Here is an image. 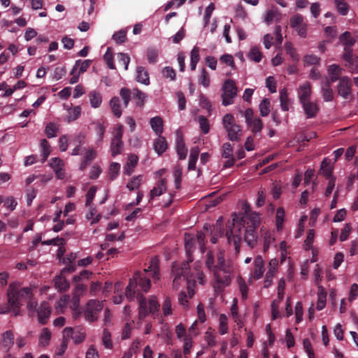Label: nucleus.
<instances>
[{"mask_svg": "<svg viewBox=\"0 0 358 358\" xmlns=\"http://www.w3.org/2000/svg\"><path fill=\"white\" fill-rule=\"evenodd\" d=\"M123 290V285L120 282H117L114 286V294L113 303L115 304H120L123 300V295L122 292Z\"/></svg>", "mask_w": 358, "mask_h": 358, "instance_id": "4c0bfd02", "label": "nucleus"}, {"mask_svg": "<svg viewBox=\"0 0 358 358\" xmlns=\"http://www.w3.org/2000/svg\"><path fill=\"white\" fill-rule=\"evenodd\" d=\"M81 107L80 106H74L72 108H68L67 112L68 114L66 117V121L67 122H71L76 120L81 114Z\"/></svg>", "mask_w": 358, "mask_h": 358, "instance_id": "f704fd0d", "label": "nucleus"}, {"mask_svg": "<svg viewBox=\"0 0 358 358\" xmlns=\"http://www.w3.org/2000/svg\"><path fill=\"white\" fill-rule=\"evenodd\" d=\"M150 124L153 130V131L156 134V135L159 136L163 133V120L160 116H155L150 119Z\"/></svg>", "mask_w": 358, "mask_h": 358, "instance_id": "bb28decb", "label": "nucleus"}, {"mask_svg": "<svg viewBox=\"0 0 358 358\" xmlns=\"http://www.w3.org/2000/svg\"><path fill=\"white\" fill-rule=\"evenodd\" d=\"M248 57L251 61L258 63L262 60V53L259 48L254 46L251 48L248 53Z\"/></svg>", "mask_w": 358, "mask_h": 358, "instance_id": "a19ab883", "label": "nucleus"}, {"mask_svg": "<svg viewBox=\"0 0 358 358\" xmlns=\"http://www.w3.org/2000/svg\"><path fill=\"white\" fill-rule=\"evenodd\" d=\"M237 283L243 299H246L248 298V287L245 281L241 277H238L237 278Z\"/></svg>", "mask_w": 358, "mask_h": 358, "instance_id": "13d9d810", "label": "nucleus"}, {"mask_svg": "<svg viewBox=\"0 0 358 358\" xmlns=\"http://www.w3.org/2000/svg\"><path fill=\"white\" fill-rule=\"evenodd\" d=\"M14 343V336L10 330H8L5 331L2 334V338L1 341V347L8 352L10 348L13 346Z\"/></svg>", "mask_w": 358, "mask_h": 358, "instance_id": "b1692460", "label": "nucleus"}, {"mask_svg": "<svg viewBox=\"0 0 358 358\" xmlns=\"http://www.w3.org/2000/svg\"><path fill=\"white\" fill-rule=\"evenodd\" d=\"M95 125L94 127V131L96 133V135L97 136L96 139V143H99V142H101L103 138V134L106 130V127L104 126L103 123H101V122H96L94 123Z\"/></svg>", "mask_w": 358, "mask_h": 358, "instance_id": "603ef678", "label": "nucleus"}, {"mask_svg": "<svg viewBox=\"0 0 358 358\" xmlns=\"http://www.w3.org/2000/svg\"><path fill=\"white\" fill-rule=\"evenodd\" d=\"M205 341L210 347H214L217 345L216 335L211 330H208L205 333Z\"/></svg>", "mask_w": 358, "mask_h": 358, "instance_id": "e2e57ef3", "label": "nucleus"}, {"mask_svg": "<svg viewBox=\"0 0 358 358\" xmlns=\"http://www.w3.org/2000/svg\"><path fill=\"white\" fill-rule=\"evenodd\" d=\"M264 272V260L261 256H257L254 260V268L250 274V283L252 284L253 280H257L262 278Z\"/></svg>", "mask_w": 358, "mask_h": 358, "instance_id": "ddd939ff", "label": "nucleus"}, {"mask_svg": "<svg viewBox=\"0 0 358 358\" xmlns=\"http://www.w3.org/2000/svg\"><path fill=\"white\" fill-rule=\"evenodd\" d=\"M297 92L300 103L310 100L312 93L310 84L308 82L301 84Z\"/></svg>", "mask_w": 358, "mask_h": 358, "instance_id": "a211bd4d", "label": "nucleus"}, {"mask_svg": "<svg viewBox=\"0 0 358 358\" xmlns=\"http://www.w3.org/2000/svg\"><path fill=\"white\" fill-rule=\"evenodd\" d=\"M162 312L165 317L171 315L173 313L171 301L169 297H166L162 303Z\"/></svg>", "mask_w": 358, "mask_h": 358, "instance_id": "052dcab7", "label": "nucleus"}, {"mask_svg": "<svg viewBox=\"0 0 358 358\" xmlns=\"http://www.w3.org/2000/svg\"><path fill=\"white\" fill-rule=\"evenodd\" d=\"M88 96L91 107L94 108L100 107L102 103V96L100 92L92 90L88 94Z\"/></svg>", "mask_w": 358, "mask_h": 358, "instance_id": "c756f323", "label": "nucleus"}, {"mask_svg": "<svg viewBox=\"0 0 358 358\" xmlns=\"http://www.w3.org/2000/svg\"><path fill=\"white\" fill-rule=\"evenodd\" d=\"M35 313H37L39 323L41 324H46L51 313L49 303L43 301L41 303L39 307H38L37 305L35 311H32L31 314H29V315L31 316Z\"/></svg>", "mask_w": 358, "mask_h": 358, "instance_id": "2eb2a0df", "label": "nucleus"}, {"mask_svg": "<svg viewBox=\"0 0 358 358\" xmlns=\"http://www.w3.org/2000/svg\"><path fill=\"white\" fill-rule=\"evenodd\" d=\"M103 301L97 300H90L84 311V316L87 321L94 322L98 318L97 313L103 308Z\"/></svg>", "mask_w": 358, "mask_h": 358, "instance_id": "9b49d317", "label": "nucleus"}, {"mask_svg": "<svg viewBox=\"0 0 358 358\" xmlns=\"http://www.w3.org/2000/svg\"><path fill=\"white\" fill-rule=\"evenodd\" d=\"M343 59L347 62L346 66L349 69L350 72L358 73V57L353 56L350 48H345Z\"/></svg>", "mask_w": 358, "mask_h": 358, "instance_id": "dca6fc26", "label": "nucleus"}, {"mask_svg": "<svg viewBox=\"0 0 358 358\" xmlns=\"http://www.w3.org/2000/svg\"><path fill=\"white\" fill-rule=\"evenodd\" d=\"M218 331L220 335H224L228 333V317L224 314H220L219 316Z\"/></svg>", "mask_w": 358, "mask_h": 358, "instance_id": "e433bc0d", "label": "nucleus"}, {"mask_svg": "<svg viewBox=\"0 0 358 358\" xmlns=\"http://www.w3.org/2000/svg\"><path fill=\"white\" fill-rule=\"evenodd\" d=\"M85 289V287L79 284L76 286L73 296L70 302V308L71 310H76L77 308H80V296Z\"/></svg>", "mask_w": 358, "mask_h": 358, "instance_id": "aec40b11", "label": "nucleus"}, {"mask_svg": "<svg viewBox=\"0 0 358 358\" xmlns=\"http://www.w3.org/2000/svg\"><path fill=\"white\" fill-rule=\"evenodd\" d=\"M340 41L345 48H350L356 41L348 31H345L340 36Z\"/></svg>", "mask_w": 358, "mask_h": 358, "instance_id": "49530a36", "label": "nucleus"}, {"mask_svg": "<svg viewBox=\"0 0 358 358\" xmlns=\"http://www.w3.org/2000/svg\"><path fill=\"white\" fill-rule=\"evenodd\" d=\"M166 190V182L164 179H161L157 185L150 191V200H153L155 197L159 196Z\"/></svg>", "mask_w": 358, "mask_h": 358, "instance_id": "a878e982", "label": "nucleus"}, {"mask_svg": "<svg viewBox=\"0 0 358 358\" xmlns=\"http://www.w3.org/2000/svg\"><path fill=\"white\" fill-rule=\"evenodd\" d=\"M136 80L138 82L148 85L150 84V78L148 71L143 66L136 67Z\"/></svg>", "mask_w": 358, "mask_h": 358, "instance_id": "2f4dec72", "label": "nucleus"}, {"mask_svg": "<svg viewBox=\"0 0 358 358\" xmlns=\"http://www.w3.org/2000/svg\"><path fill=\"white\" fill-rule=\"evenodd\" d=\"M243 116L245 119L247 126L254 134L259 133L262 131L263 124L261 119L255 116L254 112L251 108H247L243 112Z\"/></svg>", "mask_w": 358, "mask_h": 358, "instance_id": "9d476101", "label": "nucleus"}, {"mask_svg": "<svg viewBox=\"0 0 358 358\" xmlns=\"http://www.w3.org/2000/svg\"><path fill=\"white\" fill-rule=\"evenodd\" d=\"M176 149L179 159H185L187 157V149L186 148L182 134L180 129L176 132Z\"/></svg>", "mask_w": 358, "mask_h": 358, "instance_id": "f3484780", "label": "nucleus"}, {"mask_svg": "<svg viewBox=\"0 0 358 358\" xmlns=\"http://www.w3.org/2000/svg\"><path fill=\"white\" fill-rule=\"evenodd\" d=\"M261 237L263 240L264 251L268 250L272 243L275 241L273 234L266 229H261Z\"/></svg>", "mask_w": 358, "mask_h": 358, "instance_id": "412c9836", "label": "nucleus"}, {"mask_svg": "<svg viewBox=\"0 0 358 358\" xmlns=\"http://www.w3.org/2000/svg\"><path fill=\"white\" fill-rule=\"evenodd\" d=\"M52 337V333L48 328H43L38 337V345L46 347L49 345Z\"/></svg>", "mask_w": 358, "mask_h": 358, "instance_id": "c85d7f7f", "label": "nucleus"}, {"mask_svg": "<svg viewBox=\"0 0 358 358\" xmlns=\"http://www.w3.org/2000/svg\"><path fill=\"white\" fill-rule=\"evenodd\" d=\"M142 180H143L142 175H138V176H134L132 178H131L129 180V181L127 182V187L130 191L136 190V189H138V187L141 186Z\"/></svg>", "mask_w": 358, "mask_h": 358, "instance_id": "c03bdc74", "label": "nucleus"}, {"mask_svg": "<svg viewBox=\"0 0 358 358\" xmlns=\"http://www.w3.org/2000/svg\"><path fill=\"white\" fill-rule=\"evenodd\" d=\"M138 158L135 155H130L128 158L127 163L124 167V173L127 176H131L134 171L136 166L138 164Z\"/></svg>", "mask_w": 358, "mask_h": 358, "instance_id": "393cba45", "label": "nucleus"}, {"mask_svg": "<svg viewBox=\"0 0 358 358\" xmlns=\"http://www.w3.org/2000/svg\"><path fill=\"white\" fill-rule=\"evenodd\" d=\"M260 215L257 213L246 214L242 218H233L231 226L227 231L226 236L229 243H233L236 252H239L240 243L242 240L243 231L244 240L250 247L254 248L257 243L256 229L260 224Z\"/></svg>", "mask_w": 358, "mask_h": 358, "instance_id": "f03ea898", "label": "nucleus"}, {"mask_svg": "<svg viewBox=\"0 0 358 358\" xmlns=\"http://www.w3.org/2000/svg\"><path fill=\"white\" fill-rule=\"evenodd\" d=\"M153 146L155 151L158 155L164 153L168 148L166 141L162 135L158 136L157 138L155 140Z\"/></svg>", "mask_w": 358, "mask_h": 358, "instance_id": "cd10ccee", "label": "nucleus"}, {"mask_svg": "<svg viewBox=\"0 0 358 358\" xmlns=\"http://www.w3.org/2000/svg\"><path fill=\"white\" fill-rule=\"evenodd\" d=\"M285 212L283 208L280 207L276 210L275 215V224L278 231L281 230L283 227V222L285 220Z\"/></svg>", "mask_w": 358, "mask_h": 358, "instance_id": "de8ad7c7", "label": "nucleus"}, {"mask_svg": "<svg viewBox=\"0 0 358 358\" xmlns=\"http://www.w3.org/2000/svg\"><path fill=\"white\" fill-rule=\"evenodd\" d=\"M280 101L282 110L287 111L291 104V100L288 97L287 91L285 88L280 90Z\"/></svg>", "mask_w": 358, "mask_h": 358, "instance_id": "473e14b6", "label": "nucleus"}, {"mask_svg": "<svg viewBox=\"0 0 358 358\" xmlns=\"http://www.w3.org/2000/svg\"><path fill=\"white\" fill-rule=\"evenodd\" d=\"M205 234L202 231H200L197 234L196 238H194L193 236L185 234V245L186 249V252L188 257V261L192 262V259L191 257V252L194 247L195 244L197 243L201 252L203 253L205 250Z\"/></svg>", "mask_w": 358, "mask_h": 358, "instance_id": "0eeeda50", "label": "nucleus"}, {"mask_svg": "<svg viewBox=\"0 0 358 358\" xmlns=\"http://www.w3.org/2000/svg\"><path fill=\"white\" fill-rule=\"evenodd\" d=\"M271 103L268 99H264L259 106V110L262 117L267 116L270 113Z\"/></svg>", "mask_w": 358, "mask_h": 358, "instance_id": "864d4df0", "label": "nucleus"}, {"mask_svg": "<svg viewBox=\"0 0 358 358\" xmlns=\"http://www.w3.org/2000/svg\"><path fill=\"white\" fill-rule=\"evenodd\" d=\"M285 49L286 52L289 54L294 60L298 61L299 59V56L291 43H286L285 45Z\"/></svg>", "mask_w": 358, "mask_h": 358, "instance_id": "338daca9", "label": "nucleus"}, {"mask_svg": "<svg viewBox=\"0 0 358 358\" xmlns=\"http://www.w3.org/2000/svg\"><path fill=\"white\" fill-rule=\"evenodd\" d=\"M264 20L268 24L273 21L279 22L281 20V14L277 9H270L266 12Z\"/></svg>", "mask_w": 358, "mask_h": 358, "instance_id": "72a5a7b5", "label": "nucleus"}, {"mask_svg": "<svg viewBox=\"0 0 358 358\" xmlns=\"http://www.w3.org/2000/svg\"><path fill=\"white\" fill-rule=\"evenodd\" d=\"M102 343L105 348L106 349H112L113 348V341L111 340V334L110 332L106 329H104L103 330L102 334Z\"/></svg>", "mask_w": 358, "mask_h": 358, "instance_id": "5fc2aeb1", "label": "nucleus"}, {"mask_svg": "<svg viewBox=\"0 0 358 358\" xmlns=\"http://www.w3.org/2000/svg\"><path fill=\"white\" fill-rule=\"evenodd\" d=\"M214 257L211 252H208L206 257V267L213 273L215 282L213 287L217 292L228 286L231 282L229 273L231 268L226 264L222 252L217 255V264L214 266Z\"/></svg>", "mask_w": 358, "mask_h": 358, "instance_id": "7ed1b4c3", "label": "nucleus"}, {"mask_svg": "<svg viewBox=\"0 0 358 358\" xmlns=\"http://www.w3.org/2000/svg\"><path fill=\"white\" fill-rule=\"evenodd\" d=\"M50 145L46 139L41 141V152L43 157V161H45L50 154Z\"/></svg>", "mask_w": 358, "mask_h": 358, "instance_id": "6e6d98bb", "label": "nucleus"}, {"mask_svg": "<svg viewBox=\"0 0 358 358\" xmlns=\"http://www.w3.org/2000/svg\"><path fill=\"white\" fill-rule=\"evenodd\" d=\"M222 104L229 106L233 103L238 91L234 81L229 79L225 80L222 86Z\"/></svg>", "mask_w": 358, "mask_h": 358, "instance_id": "1a4fd4ad", "label": "nucleus"}, {"mask_svg": "<svg viewBox=\"0 0 358 358\" xmlns=\"http://www.w3.org/2000/svg\"><path fill=\"white\" fill-rule=\"evenodd\" d=\"M199 48L194 46L190 52V69L192 71H194L196 67V64L199 62Z\"/></svg>", "mask_w": 358, "mask_h": 358, "instance_id": "ea45409f", "label": "nucleus"}, {"mask_svg": "<svg viewBox=\"0 0 358 358\" xmlns=\"http://www.w3.org/2000/svg\"><path fill=\"white\" fill-rule=\"evenodd\" d=\"M103 59L106 62L108 66L110 69H115V65L113 62V54L111 48H108L106 52L103 55Z\"/></svg>", "mask_w": 358, "mask_h": 358, "instance_id": "4d7b16f0", "label": "nucleus"}, {"mask_svg": "<svg viewBox=\"0 0 358 358\" xmlns=\"http://www.w3.org/2000/svg\"><path fill=\"white\" fill-rule=\"evenodd\" d=\"M9 313H12L15 316L20 314V311L18 310V308L11 306L9 301L8 300L7 304H2L0 306V314H7Z\"/></svg>", "mask_w": 358, "mask_h": 358, "instance_id": "79ce46f5", "label": "nucleus"}, {"mask_svg": "<svg viewBox=\"0 0 358 358\" xmlns=\"http://www.w3.org/2000/svg\"><path fill=\"white\" fill-rule=\"evenodd\" d=\"M55 287L59 291H65L69 288V283L64 277L59 275L55 279Z\"/></svg>", "mask_w": 358, "mask_h": 358, "instance_id": "37998d69", "label": "nucleus"}, {"mask_svg": "<svg viewBox=\"0 0 358 358\" xmlns=\"http://www.w3.org/2000/svg\"><path fill=\"white\" fill-rule=\"evenodd\" d=\"M120 102V99L117 96L113 97L110 101L111 110L117 117H120L122 115Z\"/></svg>", "mask_w": 358, "mask_h": 358, "instance_id": "a18cd8bd", "label": "nucleus"}, {"mask_svg": "<svg viewBox=\"0 0 358 358\" xmlns=\"http://www.w3.org/2000/svg\"><path fill=\"white\" fill-rule=\"evenodd\" d=\"M96 156V152L93 148H87L85 153L83 159L80 164V169L84 170L86 169L87 165L95 159Z\"/></svg>", "mask_w": 358, "mask_h": 358, "instance_id": "5701e85b", "label": "nucleus"}, {"mask_svg": "<svg viewBox=\"0 0 358 358\" xmlns=\"http://www.w3.org/2000/svg\"><path fill=\"white\" fill-rule=\"evenodd\" d=\"M322 96L325 101H331L334 99V92L331 89L329 84H326L322 87Z\"/></svg>", "mask_w": 358, "mask_h": 358, "instance_id": "0e129e2a", "label": "nucleus"}, {"mask_svg": "<svg viewBox=\"0 0 358 358\" xmlns=\"http://www.w3.org/2000/svg\"><path fill=\"white\" fill-rule=\"evenodd\" d=\"M327 301V293L322 287H318L317 302L316 308L317 310H322L324 308Z\"/></svg>", "mask_w": 358, "mask_h": 358, "instance_id": "c9c22d12", "label": "nucleus"}, {"mask_svg": "<svg viewBox=\"0 0 358 358\" xmlns=\"http://www.w3.org/2000/svg\"><path fill=\"white\" fill-rule=\"evenodd\" d=\"M122 149H123V142L122 140L112 139L111 145H110V150H111L112 155L113 157H115L117 155L120 154Z\"/></svg>", "mask_w": 358, "mask_h": 358, "instance_id": "8fccbe9b", "label": "nucleus"}, {"mask_svg": "<svg viewBox=\"0 0 358 358\" xmlns=\"http://www.w3.org/2000/svg\"><path fill=\"white\" fill-rule=\"evenodd\" d=\"M189 263H174L172 266V274L173 275V285L177 289L180 286V280L187 281V294L181 292L178 296L179 303L185 308L188 307V299L194 295L195 280H192L189 276Z\"/></svg>", "mask_w": 358, "mask_h": 358, "instance_id": "20e7f679", "label": "nucleus"}, {"mask_svg": "<svg viewBox=\"0 0 358 358\" xmlns=\"http://www.w3.org/2000/svg\"><path fill=\"white\" fill-rule=\"evenodd\" d=\"M305 114L308 118L315 117L319 110L317 103L310 100L301 103Z\"/></svg>", "mask_w": 358, "mask_h": 358, "instance_id": "6ab92c4d", "label": "nucleus"}, {"mask_svg": "<svg viewBox=\"0 0 358 358\" xmlns=\"http://www.w3.org/2000/svg\"><path fill=\"white\" fill-rule=\"evenodd\" d=\"M176 334L177 338L180 341H183L185 337H190V334H188L186 331L185 327L182 324H179L176 327Z\"/></svg>", "mask_w": 358, "mask_h": 358, "instance_id": "680f3d73", "label": "nucleus"}, {"mask_svg": "<svg viewBox=\"0 0 358 358\" xmlns=\"http://www.w3.org/2000/svg\"><path fill=\"white\" fill-rule=\"evenodd\" d=\"M222 124L230 141H238L241 139L242 130L232 114H226L222 118Z\"/></svg>", "mask_w": 358, "mask_h": 358, "instance_id": "423d86ee", "label": "nucleus"}, {"mask_svg": "<svg viewBox=\"0 0 358 358\" xmlns=\"http://www.w3.org/2000/svg\"><path fill=\"white\" fill-rule=\"evenodd\" d=\"M338 12L341 15H346L349 11V5L345 0H334Z\"/></svg>", "mask_w": 358, "mask_h": 358, "instance_id": "3c124183", "label": "nucleus"}, {"mask_svg": "<svg viewBox=\"0 0 358 358\" xmlns=\"http://www.w3.org/2000/svg\"><path fill=\"white\" fill-rule=\"evenodd\" d=\"M149 274L155 280L159 279V260L155 257L150 259V266L143 272L136 271L130 279L125 291V295L129 300H133L136 295L139 303L138 317L145 318L149 314L155 315L159 310V304L155 296L143 297L140 292H147L150 288Z\"/></svg>", "mask_w": 358, "mask_h": 358, "instance_id": "f257e3e1", "label": "nucleus"}, {"mask_svg": "<svg viewBox=\"0 0 358 358\" xmlns=\"http://www.w3.org/2000/svg\"><path fill=\"white\" fill-rule=\"evenodd\" d=\"M290 27L300 37L307 36L308 24L303 22V17L301 15L295 14L290 18Z\"/></svg>", "mask_w": 358, "mask_h": 358, "instance_id": "f8f14e48", "label": "nucleus"}, {"mask_svg": "<svg viewBox=\"0 0 358 358\" xmlns=\"http://www.w3.org/2000/svg\"><path fill=\"white\" fill-rule=\"evenodd\" d=\"M70 302V296L69 295L62 296L59 300L57 301L55 310L58 313H62L67 304Z\"/></svg>", "mask_w": 358, "mask_h": 358, "instance_id": "09e8293b", "label": "nucleus"}, {"mask_svg": "<svg viewBox=\"0 0 358 358\" xmlns=\"http://www.w3.org/2000/svg\"><path fill=\"white\" fill-rule=\"evenodd\" d=\"M303 346L305 352L308 356V358H315V353L312 348V345L308 338L303 339Z\"/></svg>", "mask_w": 358, "mask_h": 358, "instance_id": "774afa93", "label": "nucleus"}, {"mask_svg": "<svg viewBox=\"0 0 358 358\" xmlns=\"http://www.w3.org/2000/svg\"><path fill=\"white\" fill-rule=\"evenodd\" d=\"M7 296L10 306L17 307L18 310L24 303H27V310L29 314L35 311L37 302L33 299V292L29 287L19 288L17 285H10Z\"/></svg>", "mask_w": 358, "mask_h": 358, "instance_id": "39448f33", "label": "nucleus"}, {"mask_svg": "<svg viewBox=\"0 0 358 358\" xmlns=\"http://www.w3.org/2000/svg\"><path fill=\"white\" fill-rule=\"evenodd\" d=\"M58 129V126L56 124L50 122L46 125L45 132L48 138H53L57 136Z\"/></svg>", "mask_w": 358, "mask_h": 358, "instance_id": "bf43d9fd", "label": "nucleus"}, {"mask_svg": "<svg viewBox=\"0 0 358 358\" xmlns=\"http://www.w3.org/2000/svg\"><path fill=\"white\" fill-rule=\"evenodd\" d=\"M50 164L55 171L57 178L63 179L64 178V162L61 159L55 157L50 160Z\"/></svg>", "mask_w": 358, "mask_h": 358, "instance_id": "4be33fe9", "label": "nucleus"}, {"mask_svg": "<svg viewBox=\"0 0 358 358\" xmlns=\"http://www.w3.org/2000/svg\"><path fill=\"white\" fill-rule=\"evenodd\" d=\"M333 166L331 164L330 160L324 159L321 164L320 173L323 174L326 178H331L332 173Z\"/></svg>", "mask_w": 358, "mask_h": 358, "instance_id": "58836bf2", "label": "nucleus"}, {"mask_svg": "<svg viewBox=\"0 0 358 358\" xmlns=\"http://www.w3.org/2000/svg\"><path fill=\"white\" fill-rule=\"evenodd\" d=\"M86 334L83 328L77 327L73 329L71 327H66L63 330L64 344L66 345L68 341L71 338L75 344H79L85 339Z\"/></svg>", "mask_w": 358, "mask_h": 358, "instance_id": "6e6552de", "label": "nucleus"}, {"mask_svg": "<svg viewBox=\"0 0 358 358\" xmlns=\"http://www.w3.org/2000/svg\"><path fill=\"white\" fill-rule=\"evenodd\" d=\"M199 83L203 86L204 87H208L210 85V78L208 76V72L202 69L201 75L199 77Z\"/></svg>", "mask_w": 358, "mask_h": 358, "instance_id": "69168bd1", "label": "nucleus"}, {"mask_svg": "<svg viewBox=\"0 0 358 358\" xmlns=\"http://www.w3.org/2000/svg\"><path fill=\"white\" fill-rule=\"evenodd\" d=\"M352 81L349 77L340 78L337 87L338 94L343 99H349L352 94Z\"/></svg>", "mask_w": 358, "mask_h": 358, "instance_id": "4468645a", "label": "nucleus"}, {"mask_svg": "<svg viewBox=\"0 0 358 358\" xmlns=\"http://www.w3.org/2000/svg\"><path fill=\"white\" fill-rule=\"evenodd\" d=\"M342 68L338 64H331L328 66L327 71L330 77V80L334 83L336 80H339V76L342 73Z\"/></svg>", "mask_w": 358, "mask_h": 358, "instance_id": "7c9ffc66", "label": "nucleus"}]
</instances>
